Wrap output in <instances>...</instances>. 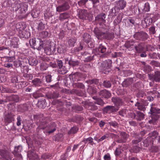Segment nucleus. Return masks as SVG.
<instances>
[{"label":"nucleus","instance_id":"1","mask_svg":"<svg viewBox=\"0 0 160 160\" xmlns=\"http://www.w3.org/2000/svg\"><path fill=\"white\" fill-rule=\"evenodd\" d=\"M93 32L96 37L98 39H113L114 38V34L109 32L108 29L103 28H95Z\"/></svg>","mask_w":160,"mask_h":160},{"label":"nucleus","instance_id":"2","mask_svg":"<svg viewBox=\"0 0 160 160\" xmlns=\"http://www.w3.org/2000/svg\"><path fill=\"white\" fill-rule=\"evenodd\" d=\"M29 43L31 47L38 50H41L44 47L43 41L39 38H32L29 40Z\"/></svg>","mask_w":160,"mask_h":160},{"label":"nucleus","instance_id":"3","mask_svg":"<svg viewBox=\"0 0 160 160\" xmlns=\"http://www.w3.org/2000/svg\"><path fill=\"white\" fill-rule=\"evenodd\" d=\"M17 27L19 29V36L21 38H28L31 35L30 32L24 29V27L22 23H19Z\"/></svg>","mask_w":160,"mask_h":160},{"label":"nucleus","instance_id":"4","mask_svg":"<svg viewBox=\"0 0 160 160\" xmlns=\"http://www.w3.org/2000/svg\"><path fill=\"white\" fill-rule=\"evenodd\" d=\"M0 156L3 160H11L9 152L5 149L6 146L0 142Z\"/></svg>","mask_w":160,"mask_h":160},{"label":"nucleus","instance_id":"5","mask_svg":"<svg viewBox=\"0 0 160 160\" xmlns=\"http://www.w3.org/2000/svg\"><path fill=\"white\" fill-rule=\"evenodd\" d=\"M148 36L147 33L142 31L137 32L133 35L134 39L141 41L146 40L148 39Z\"/></svg>","mask_w":160,"mask_h":160},{"label":"nucleus","instance_id":"6","mask_svg":"<svg viewBox=\"0 0 160 160\" xmlns=\"http://www.w3.org/2000/svg\"><path fill=\"white\" fill-rule=\"evenodd\" d=\"M112 63V61L109 59L103 61L100 66L102 71L104 73H106V72H108L111 67Z\"/></svg>","mask_w":160,"mask_h":160},{"label":"nucleus","instance_id":"7","mask_svg":"<svg viewBox=\"0 0 160 160\" xmlns=\"http://www.w3.org/2000/svg\"><path fill=\"white\" fill-rule=\"evenodd\" d=\"M155 105L152 104L150 105V113L152 114V118L155 120H156L159 118V116L157 113H160V109L157 108L154 106Z\"/></svg>","mask_w":160,"mask_h":160},{"label":"nucleus","instance_id":"8","mask_svg":"<svg viewBox=\"0 0 160 160\" xmlns=\"http://www.w3.org/2000/svg\"><path fill=\"white\" fill-rule=\"evenodd\" d=\"M36 124L38 126L36 129L37 132H39L41 130H44V132L46 131L48 123L45 120H40L36 123Z\"/></svg>","mask_w":160,"mask_h":160},{"label":"nucleus","instance_id":"9","mask_svg":"<svg viewBox=\"0 0 160 160\" xmlns=\"http://www.w3.org/2000/svg\"><path fill=\"white\" fill-rule=\"evenodd\" d=\"M13 9L15 11L19 9L21 13H24L27 10V6L25 4L18 3L15 4Z\"/></svg>","mask_w":160,"mask_h":160},{"label":"nucleus","instance_id":"10","mask_svg":"<svg viewBox=\"0 0 160 160\" xmlns=\"http://www.w3.org/2000/svg\"><path fill=\"white\" fill-rule=\"evenodd\" d=\"M106 15L105 13H101L96 17L95 21L96 22L101 25L106 22Z\"/></svg>","mask_w":160,"mask_h":160},{"label":"nucleus","instance_id":"11","mask_svg":"<svg viewBox=\"0 0 160 160\" xmlns=\"http://www.w3.org/2000/svg\"><path fill=\"white\" fill-rule=\"evenodd\" d=\"M134 48L136 52L140 53L144 51L145 48V44L143 42H136Z\"/></svg>","mask_w":160,"mask_h":160},{"label":"nucleus","instance_id":"12","mask_svg":"<svg viewBox=\"0 0 160 160\" xmlns=\"http://www.w3.org/2000/svg\"><path fill=\"white\" fill-rule=\"evenodd\" d=\"M148 76L150 80L156 82H160V72L156 71L155 72L154 74H148Z\"/></svg>","mask_w":160,"mask_h":160},{"label":"nucleus","instance_id":"13","mask_svg":"<svg viewBox=\"0 0 160 160\" xmlns=\"http://www.w3.org/2000/svg\"><path fill=\"white\" fill-rule=\"evenodd\" d=\"M57 125L54 122L48 124L46 128V130L44 132V133H48L50 134L54 132L56 130Z\"/></svg>","mask_w":160,"mask_h":160},{"label":"nucleus","instance_id":"14","mask_svg":"<svg viewBox=\"0 0 160 160\" xmlns=\"http://www.w3.org/2000/svg\"><path fill=\"white\" fill-rule=\"evenodd\" d=\"M112 101L113 102L116 108H119V107L122 106L124 104L123 100L118 97H114L112 98Z\"/></svg>","mask_w":160,"mask_h":160},{"label":"nucleus","instance_id":"15","mask_svg":"<svg viewBox=\"0 0 160 160\" xmlns=\"http://www.w3.org/2000/svg\"><path fill=\"white\" fill-rule=\"evenodd\" d=\"M118 110V108H116L113 106H108L103 109V111L107 113L110 114L116 112Z\"/></svg>","mask_w":160,"mask_h":160},{"label":"nucleus","instance_id":"16","mask_svg":"<svg viewBox=\"0 0 160 160\" xmlns=\"http://www.w3.org/2000/svg\"><path fill=\"white\" fill-rule=\"evenodd\" d=\"M115 3H116V8L119 10L124 9L127 5V2L124 0H119L115 2Z\"/></svg>","mask_w":160,"mask_h":160},{"label":"nucleus","instance_id":"17","mask_svg":"<svg viewBox=\"0 0 160 160\" xmlns=\"http://www.w3.org/2000/svg\"><path fill=\"white\" fill-rule=\"evenodd\" d=\"M69 8L70 6L68 3L65 2L57 7L56 8V10L58 12H64L68 9Z\"/></svg>","mask_w":160,"mask_h":160},{"label":"nucleus","instance_id":"18","mask_svg":"<svg viewBox=\"0 0 160 160\" xmlns=\"http://www.w3.org/2000/svg\"><path fill=\"white\" fill-rule=\"evenodd\" d=\"M44 77L43 76L41 80L40 79L36 78L32 80V85L35 87H40L42 86V84L44 82Z\"/></svg>","mask_w":160,"mask_h":160},{"label":"nucleus","instance_id":"19","mask_svg":"<svg viewBox=\"0 0 160 160\" xmlns=\"http://www.w3.org/2000/svg\"><path fill=\"white\" fill-rule=\"evenodd\" d=\"M148 103L147 102H137L135 104V106L137 107L138 109L140 110L144 111L146 110V106H147Z\"/></svg>","mask_w":160,"mask_h":160},{"label":"nucleus","instance_id":"20","mask_svg":"<svg viewBox=\"0 0 160 160\" xmlns=\"http://www.w3.org/2000/svg\"><path fill=\"white\" fill-rule=\"evenodd\" d=\"M22 150V147L21 146H19L18 147H15L13 153L15 156L19 158L20 159H21L22 157L20 152Z\"/></svg>","mask_w":160,"mask_h":160},{"label":"nucleus","instance_id":"21","mask_svg":"<svg viewBox=\"0 0 160 160\" xmlns=\"http://www.w3.org/2000/svg\"><path fill=\"white\" fill-rule=\"evenodd\" d=\"M22 61L20 60L14 61L13 62L14 66L16 68L21 67V71L22 72H25L24 69H27V67L26 66H22Z\"/></svg>","mask_w":160,"mask_h":160},{"label":"nucleus","instance_id":"22","mask_svg":"<svg viewBox=\"0 0 160 160\" xmlns=\"http://www.w3.org/2000/svg\"><path fill=\"white\" fill-rule=\"evenodd\" d=\"M14 115L12 113H6L5 114L4 120L8 123H10L14 120Z\"/></svg>","mask_w":160,"mask_h":160},{"label":"nucleus","instance_id":"23","mask_svg":"<svg viewBox=\"0 0 160 160\" xmlns=\"http://www.w3.org/2000/svg\"><path fill=\"white\" fill-rule=\"evenodd\" d=\"M88 13L86 10H81L79 11V18L82 19H87L88 18Z\"/></svg>","mask_w":160,"mask_h":160},{"label":"nucleus","instance_id":"24","mask_svg":"<svg viewBox=\"0 0 160 160\" xmlns=\"http://www.w3.org/2000/svg\"><path fill=\"white\" fill-rule=\"evenodd\" d=\"M136 42L130 40L127 41L124 44L125 47L128 49H133L134 48Z\"/></svg>","mask_w":160,"mask_h":160},{"label":"nucleus","instance_id":"25","mask_svg":"<svg viewBox=\"0 0 160 160\" xmlns=\"http://www.w3.org/2000/svg\"><path fill=\"white\" fill-rule=\"evenodd\" d=\"M45 44H44V47L43 48L44 49V51L45 53L48 55L51 54L53 52V51H52L51 45H50L49 42H48L46 44V46Z\"/></svg>","mask_w":160,"mask_h":160},{"label":"nucleus","instance_id":"26","mask_svg":"<svg viewBox=\"0 0 160 160\" xmlns=\"http://www.w3.org/2000/svg\"><path fill=\"white\" fill-rule=\"evenodd\" d=\"M28 156L30 160H38V156L33 150L29 151L28 153Z\"/></svg>","mask_w":160,"mask_h":160},{"label":"nucleus","instance_id":"27","mask_svg":"<svg viewBox=\"0 0 160 160\" xmlns=\"http://www.w3.org/2000/svg\"><path fill=\"white\" fill-rule=\"evenodd\" d=\"M99 95L101 97L106 98H108L111 96V93L106 89L100 91Z\"/></svg>","mask_w":160,"mask_h":160},{"label":"nucleus","instance_id":"28","mask_svg":"<svg viewBox=\"0 0 160 160\" xmlns=\"http://www.w3.org/2000/svg\"><path fill=\"white\" fill-rule=\"evenodd\" d=\"M96 52L97 51H98V52H97V53L99 52H100L101 53H105L103 55L104 57H105L106 56V52L107 51V48L106 47L102 45V44H100L98 47V49L97 48L95 50Z\"/></svg>","mask_w":160,"mask_h":160},{"label":"nucleus","instance_id":"29","mask_svg":"<svg viewBox=\"0 0 160 160\" xmlns=\"http://www.w3.org/2000/svg\"><path fill=\"white\" fill-rule=\"evenodd\" d=\"M0 90L2 92L6 93H16V92L13 90L11 89L8 88H5L2 86H0Z\"/></svg>","mask_w":160,"mask_h":160},{"label":"nucleus","instance_id":"30","mask_svg":"<svg viewBox=\"0 0 160 160\" xmlns=\"http://www.w3.org/2000/svg\"><path fill=\"white\" fill-rule=\"evenodd\" d=\"M25 60L28 61L29 65L31 66H36L38 63V61L35 58H31L28 60L25 58Z\"/></svg>","mask_w":160,"mask_h":160},{"label":"nucleus","instance_id":"31","mask_svg":"<svg viewBox=\"0 0 160 160\" xmlns=\"http://www.w3.org/2000/svg\"><path fill=\"white\" fill-rule=\"evenodd\" d=\"M82 37L83 41L87 43H89L91 39V37L90 35L87 33H84Z\"/></svg>","mask_w":160,"mask_h":160},{"label":"nucleus","instance_id":"32","mask_svg":"<svg viewBox=\"0 0 160 160\" xmlns=\"http://www.w3.org/2000/svg\"><path fill=\"white\" fill-rule=\"evenodd\" d=\"M25 72H23L24 73L23 74V77L26 79L27 80H32L33 77V75L32 74H29L26 73V72H28V69H24Z\"/></svg>","mask_w":160,"mask_h":160},{"label":"nucleus","instance_id":"33","mask_svg":"<svg viewBox=\"0 0 160 160\" xmlns=\"http://www.w3.org/2000/svg\"><path fill=\"white\" fill-rule=\"evenodd\" d=\"M73 91L78 96L83 97H86V95L85 93V91H82L81 90L74 89Z\"/></svg>","mask_w":160,"mask_h":160},{"label":"nucleus","instance_id":"34","mask_svg":"<svg viewBox=\"0 0 160 160\" xmlns=\"http://www.w3.org/2000/svg\"><path fill=\"white\" fill-rule=\"evenodd\" d=\"M93 138L91 137H89L88 138H84L82 141V142H83L85 143H88L91 144L92 145L93 144H95V143H94L93 142Z\"/></svg>","mask_w":160,"mask_h":160},{"label":"nucleus","instance_id":"35","mask_svg":"<svg viewBox=\"0 0 160 160\" xmlns=\"http://www.w3.org/2000/svg\"><path fill=\"white\" fill-rule=\"evenodd\" d=\"M133 82V79L132 78H128L124 81L123 84L124 86L127 87L131 85Z\"/></svg>","mask_w":160,"mask_h":160},{"label":"nucleus","instance_id":"36","mask_svg":"<svg viewBox=\"0 0 160 160\" xmlns=\"http://www.w3.org/2000/svg\"><path fill=\"white\" fill-rule=\"evenodd\" d=\"M59 94L56 92H53L49 93L48 95V98L50 99H54L58 98Z\"/></svg>","mask_w":160,"mask_h":160},{"label":"nucleus","instance_id":"37","mask_svg":"<svg viewBox=\"0 0 160 160\" xmlns=\"http://www.w3.org/2000/svg\"><path fill=\"white\" fill-rule=\"evenodd\" d=\"M144 118V115L142 113L139 111H138L137 112L136 119L137 120L141 121Z\"/></svg>","mask_w":160,"mask_h":160},{"label":"nucleus","instance_id":"38","mask_svg":"<svg viewBox=\"0 0 160 160\" xmlns=\"http://www.w3.org/2000/svg\"><path fill=\"white\" fill-rule=\"evenodd\" d=\"M76 41L75 38H71L68 41V44L70 47H73Z\"/></svg>","mask_w":160,"mask_h":160},{"label":"nucleus","instance_id":"39","mask_svg":"<svg viewBox=\"0 0 160 160\" xmlns=\"http://www.w3.org/2000/svg\"><path fill=\"white\" fill-rule=\"evenodd\" d=\"M70 16L68 13L64 12L60 14L59 16V19L62 21L68 18Z\"/></svg>","mask_w":160,"mask_h":160},{"label":"nucleus","instance_id":"40","mask_svg":"<svg viewBox=\"0 0 160 160\" xmlns=\"http://www.w3.org/2000/svg\"><path fill=\"white\" fill-rule=\"evenodd\" d=\"M69 64L72 66H77L79 65V62L78 61L69 60L68 62Z\"/></svg>","mask_w":160,"mask_h":160},{"label":"nucleus","instance_id":"41","mask_svg":"<svg viewBox=\"0 0 160 160\" xmlns=\"http://www.w3.org/2000/svg\"><path fill=\"white\" fill-rule=\"evenodd\" d=\"M158 135V133L155 131H153L149 133V138H151V139H155Z\"/></svg>","mask_w":160,"mask_h":160},{"label":"nucleus","instance_id":"42","mask_svg":"<svg viewBox=\"0 0 160 160\" xmlns=\"http://www.w3.org/2000/svg\"><path fill=\"white\" fill-rule=\"evenodd\" d=\"M120 135L122 137L123 139L126 141L127 139L129 137V135L125 132H120Z\"/></svg>","mask_w":160,"mask_h":160},{"label":"nucleus","instance_id":"43","mask_svg":"<svg viewBox=\"0 0 160 160\" xmlns=\"http://www.w3.org/2000/svg\"><path fill=\"white\" fill-rule=\"evenodd\" d=\"M73 86L75 88H80L83 89L85 88L84 85L81 83L78 82L74 83Z\"/></svg>","mask_w":160,"mask_h":160},{"label":"nucleus","instance_id":"44","mask_svg":"<svg viewBox=\"0 0 160 160\" xmlns=\"http://www.w3.org/2000/svg\"><path fill=\"white\" fill-rule=\"evenodd\" d=\"M102 84L104 87L107 88H110L111 86V83L108 80H106L104 81Z\"/></svg>","mask_w":160,"mask_h":160},{"label":"nucleus","instance_id":"45","mask_svg":"<svg viewBox=\"0 0 160 160\" xmlns=\"http://www.w3.org/2000/svg\"><path fill=\"white\" fill-rule=\"evenodd\" d=\"M48 32L46 31H43L39 33V36L43 38H45L48 36Z\"/></svg>","mask_w":160,"mask_h":160},{"label":"nucleus","instance_id":"46","mask_svg":"<svg viewBox=\"0 0 160 160\" xmlns=\"http://www.w3.org/2000/svg\"><path fill=\"white\" fill-rule=\"evenodd\" d=\"M78 129L77 127H74L72 128L69 131L68 133L69 134H74L78 132Z\"/></svg>","mask_w":160,"mask_h":160},{"label":"nucleus","instance_id":"47","mask_svg":"<svg viewBox=\"0 0 160 160\" xmlns=\"http://www.w3.org/2000/svg\"><path fill=\"white\" fill-rule=\"evenodd\" d=\"M152 139L151 138L148 137L145 140H144L143 141V143L144 146L145 147H148L149 143H150L151 142Z\"/></svg>","mask_w":160,"mask_h":160},{"label":"nucleus","instance_id":"48","mask_svg":"<svg viewBox=\"0 0 160 160\" xmlns=\"http://www.w3.org/2000/svg\"><path fill=\"white\" fill-rule=\"evenodd\" d=\"M80 76V73L78 72H76L75 73H73L72 72L70 74L69 76L73 77H76V79H77V80L78 81V78Z\"/></svg>","mask_w":160,"mask_h":160},{"label":"nucleus","instance_id":"49","mask_svg":"<svg viewBox=\"0 0 160 160\" xmlns=\"http://www.w3.org/2000/svg\"><path fill=\"white\" fill-rule=\"evenodd\" d=\"M150 64L153 67H160V63L159 62L154 61H152L150 63Z\"/></svg>","mask_w":160,"mask_h":160},{"label":"nucleus","instance_id":"50","mask_svg":"<svg viewBox=\"0 0 160 160\" xmlns=\"http://www.w3.org/2000/svg\"><path fill=\"white\" fill-rule=\"evenodd\" d=\"M45 79L47 83L50 82L52 81V76L50 75H48L44 77V80Z\"/></svg>","mask_w":160,"mask_h":160},{"label":"nucleus","instance_id":"51","mask_svg":"<svg viewBox=\"0 0 160 160\" xmlns=\"http://www.w3.org/2000/svg\"><path fill=\"white\" fill-rule=\"evenodd\" d=\"M94 103L98 104L101 106H102L105 104V103L102 100L100 99H98L97 100L94 102Z\"/></svg>","mask_w":160,"mask_h":160},{"label":"nucleus","instance_id":"52","mask_svg":"<svg viewBox=\"0 0 160 160\" xmlns=\"http://www.w3.org/2000/svg\"><path fill=\"white\" fill-rule=\"evenodd\" d=\"M142 138H140V137L137 138V139H134L132 141V143L133 144H137L139 142H140L142 140Z\"/></svg>","mask_w":160,"mask_h":160},{"label":"nucleus","instance_id":"53","mask_svg":"<svg viewBox=\"0 0 160 160\" xmlns=\"http://www.w3.org/2000/svg\"><path fill=\"white\" fill-rule=\"evenodd\" d=\"M39 13V11L35 10L32 12L31 15L33 18H36L38 17Z\"/></svg>","mask_w":160,"mask_h":160},{"label":"nucleus","instance_id":"54","mask_svg":"<svg viewBox=\"0 0 160 160\" xmlns=\"http://www.w3.org/2000/svg\"><path fill=\"white\" fill-rule=\"evenodd\" d=\"M128 118L134 119L136 118V115L134 112H131L128 113Z\"/></svg>","mask_w":160,"mask_h":160},{"label":"nucleus","instance_id":"55","mask_svg":"<svg viewBox=\"0 0 160 160\" xmlns=\"http://www.w3.org/2000/svg\"><path fill=\"white\" fill-rule=\"evenodd\" d=\"M109 124L110 126H112L115 128L118 127V123L116 121L109 122Z\"/></svg>","mask_w":160,"mask_h":160},{"label":"nucleus","instance_id":"56","mask_svg":"<svg viewBox=\"0 0 160 160\" xmlns=\"http://www.w3.org/2000/svg\"><path fill=\"white\" fill-rule=\"evenodd\" d=\"M126 110L125 109H122L118 112L119 115L122 117H124L126 114Z\"/></svg>","mask_w":160,"mask_h":160},{"label":"nucleus","instance_id":"57","mask_svg":"<svg viewBox=\"0 0 160 160\" xmlns=\"http://www.w3.org/2000/svg\"><path fill=\"white\" fill-rule=\"evenodd\" d=\"M145 21L146 23H148V24L149 25L152 23V19L151 18L148 17L145 18Z\"/></svg>","mask_w":160,"mask_h":160},{"label":"nucleus","instance_id":"58","mask_svg":"<svg viewBox=\"0 0 160 160\" xmlns=\"http://www.w3.org/2000/svg\"><path fill=\"white\" fill-rule=\"evenodd\" d=\"M157 91L156 90H153V91H150L147 92V94L148 95L152 96H155L154 94L157 93Z\"/></svg>","mask_w":160,"mask_h":160},{"label":"nucleus","instance_id":"59","mask_svg":"<svg viewBox=\"0 0 160 160\" xmlns=\"http://www.w3.org/2000/svg\"><path fill=\"white\" fill-rule=\"evenodd\" d=\"M11 81L12 83H17V85H16V86L19 85V84L18 83V78L17 76H14L11 79Z\"/></svg>","mask_w":160,"mask_h":160},{"label":"nucleus","instance_id":"60","mask_svg":"<svg viewBox=\"0 0 160 160\" xmlns=\"http://www.w3.org/2000/svg\"><path fill=\"white\" fill-rule=\"evenodd\" d=\"M108 133L106 134L105 135L102 136L100 139H98V142L102 141L107 138H108Z\"/></svg>","mask_w":160,"mask_h":160},{"label":"nucleus","instance_id":"61","mask_svg":"<svg viewBox=\"0 0 160 160\" xmlns=\"http://www.w3.org/2000/svg\"><path fill=\"white\" fill-rule=\"evenodd\" d=\"M94 57V55L92 56H88L87 57L85 58L84 61L86 62H89L93 59Z\"/></svg>","mask_w":160,"mask_h":160},{"label":"nucleus","instance_id":"62","mask_svg":"<svg viewBox=\"0 0 160 160\" xmlns=\"http://www.w3.org/2000/svg\"><path fill=\"white\" fill-rule=\"evenodd\" d=\"M121 55V53L120 52H115L112 53V56L113 58H116L120 57Z\"/></svg>","mask_w":160,"mask_h":160},{"label":"nucleus","instance_id":"63","mask_svg":"<svg viewBox=\"0 0 160 160\" xmlns=\"http://www.w3.org/2000/svg\"><path fill=\"white\" fill-rule=\"evenodd\" d=\"M88 83L90 84L94 83L96 84H98V80L97 79H93L88 81Z\"/></svg>","mask_w":160,"mask_h":160},{"label":"nucleus","instance_id":"64","mask_svg":"<svg viewBox=\"0 0 160 160\" xmlns=\"http://www.w3.org/2000/svg\"><path fill=\"white\" fill-rule=\"evenodd\" d=\"M133 149L134 152L138 153L140 151V148L139 147L136 145L133 147Z\"/></svg>","mask_w":160,"mask_h":160}]
</instances>
